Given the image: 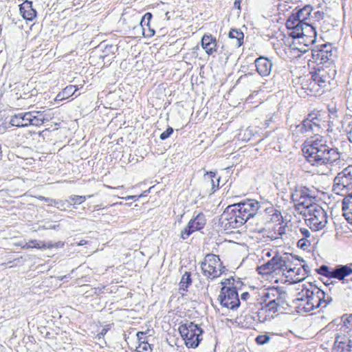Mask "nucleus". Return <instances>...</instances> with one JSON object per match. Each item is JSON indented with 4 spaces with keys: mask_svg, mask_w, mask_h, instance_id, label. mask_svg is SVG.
<instances>
[{
    "mask_svg": "<svg viewBox=\"0 0 352 352\" xmlns=\"http://www.w3.org/2000/svg\"><path fill=\"white\" fill-rule=\"evenodd\" d=\"M258 296L260 300L253 307L258 324L273 319L278 308L285 304V297L275 287L261 289Z\"/></svg>",
    "mask_w": 352,
    "mask_h": 352,
    "instance_id": "1",
    "label": "nucleus"
},
{
    "mask_svg": "<svg viewBox=\"0 0 352 352\" xmlns=\"http://www.w3.org/2000/svg\"><path fill=\"white\" fill-rule=\"evenodd\" d=\"M308 6H305L302 8L298 10L287 22L288 28L294 29L292 36L294 41L292 42V51L294 53L297 52L296 58L300 57L303 54L308 51V45L306 43H300V39H303L305 36L303 30L305 27H308Z\"/></svg>",
    "mask_w": 352,
    "mask_h": 352,
    "instance_id": "2",
    "label": "nucleus"
},
{
    "mask_svg": "<svg viewBox=\"0 0 352 352\" xmlns=\"http://www.w3.org/2000/svg\"><path fill=\"white\" fill-rule=\"evenodd\" d=\"M341 154L337 148L327 146L320 147L311 150L309 148V173L313 172L312 177L316 173L324 174V165L327 163H336L340 160Z\"/></svg>",
    "mask_w": 352,
    "mask_h": 352,
    "instance_id": "3",
    "label": "nucleus"
},
{
    "mask_svg": "<svg viewBox=\"0 0 352 352\" xmlns=\"http://www.w3.org/2000/svg\"><path fill=\"white\" fill-rule=\"evenodd\" d=\"M179 331L188 348H197L202 340L203 330L193 322L186 321L181 324Z\"/></svg>",
    "mask_w": 352,
    "mask_h": 352,
    "instance_id": "4",
    "label": "nucleus"
},
{
    "mask_svg": "<svg viewBox=\"0 0 352 352\" xmlns=\"http://www.w3.org/2000/svg\"><path fill=\"white\" fill-rule=\"evenodd\" d=\"M333 191L341 196H347L352 192V166L345 168L334 178Z\"/></svg>",
    "mask_w": 352,
    "mask_h": 352,
    "instance_id": "5",
    "label": "nucleus"
},
{
    "mask_svg": "<svg viewBox=\"0 0 352 352\" xmlns=\"http://www.w3.org/2000/svg\"><path fill=\"white\" fill-rule=\"evenodd\" d=\"M219 223L224 230H230L244 224L243 217L239 215L235 208L228 206L220 216Z\"/></svg>",
    "mask_w": 352,
    "mask_h": 352,
    "instance_id": "6",
    "label": "nucleus"
},
{
    "mask_svg": "<svg viewBox=\"0 0 352 352\" xmlns=\"http://www.w3.org/2000/svg\"><path fill=\"white\" fill-rule=\"evenodd\" d=\"M316 272L329 279L336 278L344 283L346 278L352 274V268L348 265H339L335 267H330L322 265L319 268L316 269Z\"/></svg>",
    "mask_w": 352,
    "mask_h": 352,
    "instance_id": "7",
    "label": "nucleus"
},
{
    "mask_svg": "<svg viewBox=\"0 0 352 352\" xmlns=\"http://www.w3.org/2000/svg\"><path fill=\"white\" fill-rule=\"evenodd\" d=\"M217 300L222 307L232 310L241 305L236 287H222Z\"/></svg>",
    "mask_w": 352,
    "mask_h": 352,
    "instance_id": "8",
    "label": "nucleus"
},
{
    "mask_svg": "<svg viewBox=\"0 0 352 352\" xmlns=\"http://www.w3.org/2000/svg\"><path fill=\"white\" fill-rule=\"evenodd\" d=\"M327 223V213L318 204H309V229L314 231L324 228Z\"/></svg>",
    "mask_w": 352,
    "mask_h": 352,
    "instance_id": "9",
    "label": "nucleus"
},
{
    "mask_svg": "<svg viewBox=\"0 0 352 352\" xmlns=\"http://www.w3.org/2000/svg\"><path fill=\"white\" fill-rule=\"evenodd\" d=\"M352 314L344 320V324L340 328V332L337 333L334 342V347L340 350V352L347 351V346L352 338Z\"/></svg>",
    "mask_w": 352,
    "mask_h": 352,
    "instance_id": "10",
    "label": "nucleus"
},
{
    "mask_svg": "<svg viewBox=\"0 0 352 352\" xmlns=\"http://www.w3.org/2000/svg\"><path fill=\"white\" fill-rule=\"evenodd\" d=\"M287 261L283 255L276 254L272 258L268 261L265 264L258 267V271L260 274H268L273 272L276 274L282 273L285 274V270H287V265H285Z\"/></svg>",
    "mask_w": 352,
    "mask_h": 352,
    "instance_id": "11",
    "label": "nucleus"
},
{
    "mask_svg": "<svg viewBox=\"0 0 352 352\" xmlns=\"http://www.w3.org/2000/svg\"><path fill=\"white\" fill-rule=\"evenodd\" d=\"M221 265V261L219 256L214 254H208L201 263L203 274L210 279H214L221 276V272H217L219 266Z\"/></svg>",
    "mask_w": 352,
    "mask_h": 352,
    "instance_id": "12",
    "label": "nucleus"
},
{
    "mask_svg": "<svg viewBox=\"0 0 352 352\" xmlns=\"http://www.w3.org/2000/svg\"><path fill=\"white\" fill-rule=\"evenodd\" d=\"M232 207L235 208L241 217H243L245 223L257 213L260 208V204L254 199H247L246 201L232 204Z\"/></svg>",
    "mask_w": 352,
    "mask_h": 352,
    "instance_id": "13",
    "label": "nucleus"
},
{
    "mask_svg": "<svg viewBox=\"0 0 352 352\" xmlns=\"http://www.w3.org/2000/svg\"><path fill=\"white\" fill-rule=\"evenodd\" d=\"M331 46L327 44H321L311 48V59H309V61L320 65L327 63L331 59Z\"/></svg>",
    "mask_w": 352,
    "mask_h": 352,
    "instance_id": "14",
    "label": "nucleus"
},
{
    "mask_svg": "<svg viewBox=\"0 0 352 352\" xmlns=\"http://www.w3.org/2000/svg\"><path fill=\"white\" fill-rule=\"evenodd\" d=\"M321 67H318L317 69L315 66L312 69L314 72H309V74L311 75V81H309V91L313 92V95L316 96L318 94L320 95L323 91L322 88L324 86L325 80L323 79L324 70L321 69Z\"/></svg>",
    "mask_w": 352,
    "mask_h": 352,
    "instance_id": "15",
    "label": "nucleus"
},
{
    "mask_svg": "<svg viewBox=\"0 0 352 352\" xmlns=\"http://www.w3.org/2000/svg\"><path fill=\"white\" fill-rule=\"evenodd\" d=\"M325 112L313 110L309 113V132L322 133L325 123Z\"/></svg>",
    "mask_w": 352,
    "mask_h": 352,
    "instance_id": "16",
    "label": "nucleus"
},
{
    "mask_svg": "<svg viewBox=\"0 0 352 352\" xmlns=\"http://www.w3.org/2000/svg\"><path fill=\"white\" fill-rule=\"evenodd\" d=\"M206 225V219L203 214L200 213L195 218L191 219L186 227L181 232V237L185 240L194 232L202 229Z\"/></svg>",
    "mask_w": 352,
    "mask_h": 352,
    "instance_id": "17",
    "label": "nucleus"
},
{
    "mask_svg": "<svg viewBox=\"0 0 352 352\" xmlns=\"http://www.w3.org/2000/svg\"><path fill=\"white\" fill-rule=\"evenodd\" d=\"M237 320L243 327L254 329L255 326L258 324L254 315V308L250 307L248 310L243 311L241 316L237 318Z\"/></svg>",
    "mask_w": 352,
    "mask_h": 352,
    "instance_id": "18",
    "label": "nucleus"
},
{
    "mask_svg": "<svg viewBox=\"0 0 352 352\" xmlns=\"http://www.w3.org/2000/svg\"><path fill=\"white\" fill-rule=\"evenodd\" d=\"M296 311L306 316L308 312L307 305H308V289L304 288L300 292H298L296 298L294 300Z\"/></svg>",
    "mask_w": 352,
    "mask_h": 352,
    "instance_id": "19",
    "label": "nucleus"
},
{
    "mask_svg": "<svg viewBox=\"0 0 352 352\" xmlns=\"http://www.w3.org/2000/svg\"><path fill=\"white\" fill-rule=\"evenodd\" d=\"M309 292H311L309 294V311L315 308H318L322 304H324L323 307H326L327 302L324 300L325 294L322 290L314 287H311Z\"/></svg>",
    "mask_w": 352,
    "mask_h": 352,
    "instance_id": "20",
    "label": "nucleus"
},
{
    "mask_svg": "<svg viewBox=\"0 0 352 352\" xmlns=\"http://www.w3.org/2000/svg\"><path fill=\"white\" fill-rule=\"evenodd\" d=\"M201 47L208 55H213L218 50L216 38L211 34H204L201 38Z\"/></svg>",
    "mask_w": 352,
    "mask_h": 352,
    "instance_id": "21",
    "label": "nucleus"
},
{
    "mask_svg": "<svg viewBox=\"0 0 352 352\" xmlns=\"http://www.w3.org/2000/svg\"><path fill=\"white\" fill-rule=\"evenodd\" d=\"M255 66L257 72L262 76H267L270 74L272 63L267 58L260 56L255 61Z\"/></svg>",
    "mask_w": 352,
    "mask_h": 352,
    "instance_id": "22",
    "label": "nucleus"
},
{
    "mask_svg": "<svg viewBox=\"0 0 352 352\" xmlns=\"http://www.w3.org/2000/svg\"><path fill=\"white\" fill-rule=\"evenodd\" d=\"M20 14L26 21H32L36 16V11L32 8V2L25 1L19 6Z\"/></svg>",
    "mask_w": 352,
    "mask_h": 352,
    "instance_id": "23",
    "label": "nucleus"
},
{
    "mask_svg": "<svg viewBox=\"0 0 352 352\" xmlns=\"http://www.w3.org/2000/svg\"><path fill=\"white\" fill-rule=\"evenodd\" d=\"M204 180L206 186H210V193H214L219 187L220 177H217L216 173L206 172L204 175Z\"/></svg>",
    "mask_w": 352,
    "mask_h": 352,
    "instance_id": "24",
    "label": "nucleus"
},
{
    "mask_svg": "<svg viewBox=\"0 0 352 352\" xmlns=\"http://www.w3.org/2000/svg\"><path fill=\"white\" fill-rule=\"evenodd\" d=\"M29 113H18L12 116L10 119V124L13 126L26 127L29 126Z\"/></svg>",
    "mask_w": 352,
    "mask_h": 352,
    "instance_id": "25",
    "label": "nucleus"
},
{
    "mask_svg": "<svg viewBox=\"0 0 352 352\" xmlns=\"http://www.w3.org/2000/svg\"><path fill=\"white\" fill-rule=\"evenodd\" d=\"M342 210L346 221L352 223V195H349L343 199Z\"/></svg>",
    "mask_w": 352,
    "mask_h": 352,
    "instance_id": "26",
    "label": "nucleus"
},
{
    "mask_svg": "<svg viewBox=\"0 0 352 352\" xmlns=\"http://www.w3.org/2000/svg\"><path fill=\"white\" fill-rule=\"evenodd\" d=\"M327 146L325 138L320 135V133H315L314 135L309 136V148L311 150Z\"/></svg>",
    "mask_w": 352,
    "mask_h": 352,
    "instance_id": "27",
    "label": "nucleus"
},
{
    "mask_svg": "<svg viewBox=\"0 0 352 352\" xmlns=\"http://www.w3.org/2000/svg\"><path fill=\"white\" fill-rule=\"evenodd\" d=\"M284 257H285V260L287 261V263H285L287 265V270H285V272L287 273H290V272H294L295 270H296V275H300V272L302 271L303 272H305V274L307 273V267L308 266L306 265V264H304L302 265V269H300V268H296L295 267H292V260H293V256L292 255H289V254H287V253H284Z\"/></svg>",
    "mask_w": 352,
    "mask_h": 352,
    "instance_id": "28",
    "label": "nucleus"
},
{
    "mask_svg": "<svg viewBox=\"0 0 352 352\" xmlns=\"http://www.w3.org/2000/svg\"><path fill=\"white\" fill-rule=\"evenodd\" d=\"M258 296H255V294L251 295L248 292H243L241 296L240 301L241 305H245L247 307V309L250 307H253L260 300V298H257Z\"/></svg>",
    "mask_w": 352,
    "mask_h": 352,
    "instance_id": "29",
    "label": "nucleus"
},
{
    "mask_svg": "<svg viewBox=\"0 0 352 352\" xmlns=\"http://www.w3.org/2000/svg\"><path fill=\"white\" fill-rule=\"evenodd\" d=\"M78 90V88L75 85H68L62 91L59 92L56 96V101H62L65 99H67L73 96L75 92Z\"/></svg>",
    "mask_w": 352,
    "mask_h": 352,
    "instance_id": "30",
    "label": "nucleus"
},
{
    "mask_svg": "<svg viewBox=\"0 0 352 352\" xmlns=\"http://www.w3.org/2000/svg\"><path fill=\"white\" fill-rule=\"evenodd\" d=\"M230 39L235 40V46L239 47L243 44L244 34L240 29H231L228 34Z\"/></svg>",
    "mask_w": 352,
    "mask_h": 352,
    "instance_id": "31",
    "label": "nucleus"
},
{
    "mask_svg": "<svg viewBox=\"0 0 352 352\" xmlns=\"http://www.w3.org/2000/svg\"><path fill=\"white\" fill-rule=\"evenodd\" d=\"M29 121L28 124L30 125H33L36 126H38L42 125L45 119L44 118V116L42 113H40L39 112H31L29 111Z\"/></svg>",
    "mask_w": 352,
    "mask_h": 352,
    "instance_id": "32",
    "label": "nucleus"
},
{
    "mask_svg": "<svg viewBox=\"0 0 352 352\" xmlns=\"http://www.w3.org/2000/svg\"><path fill=\"white\" fill-rule=\"evenodd\" d=\"M25 247L27 248L47 249L52 248L54 245L52 243L46 244L43 241L34 240L27 243Z\"/></svg>",
    "mask_w": 352,
    "mask_h": 352,
    "instance_id": "33",
    "label": "nucleus"
},
{
    "mask_svg": "<svg viewBox=\"0 0 352 352\" xmlns=\"http://www.w3.org/2000/svg\"><path fill=\"white\" fill-rule=\"evenodd\" d=\"M192 284V278L190 272H186L182 276L179 282V289L187 291V288Z\"/></svg>",
    "mask_w": 352,
    "mask_h": 352,
    "instance_id": "34",
    "label": "nucleus"
},
{
    "mask_svg": "<svg viewBox=\"0 0 352 352\" xmlns=\"http://www.w3.org/2000/svg\"><path fill=\"white\" fill-rule=\"evenodd\" d=\"M323 195V192L318 189L314 188L313 186V189L309 188V204H317L319 201H320L321 196Z\"/></svg>",
    "mask_w": 352,
    "mask_h": 352,
    "instance_id": "35",
    "label": "nucleus"
},
{
    "mask_svg": "<svg viewBox=\"0 0 352 352\" xmlns=\"http://www.w3.org/2000/svg\"><path fill=\"white\" fill-rule=\"evenodd\" d=\"M117 50L118 47L116 45H106L103 50L104 55H101L100 57H102L103 59L108 58V62H109L111 60V58H109V55L111 54L112 58H113L114 56H113L115 54Z\"/></svg>",
    "mask_w": 352,
    "mask_h": 352,
    "instance_id": "36",
    "label": "nucleus"
},
{
    "mask_svg": "<svg viewBox=\"0 0 352 352\" xmlns=\"http://www.w3.org/2000/svg\"><path fill=\"white\" fill-rule=\"evenodd\" d=\"M300 232L303 235V238L300 239L297 243V246L304 250L307 249V238H308V230L306 228H300Z\"/></svg>",
    "mask_w": 352,
    "mask_h": 352,
    "instance_id": "37",
    "label": "nucleus"
},
{
    "mask_svg": "<svg viewBox=\"0 0 352 352\" xmlns=\"http://www.w3.org/2000/svg\"><path fill=\"white\" fill-rule=\"evenodd\" d=\"M137 350L138 352H152V345L148 344L145 340L140 342L138 346L137 347Z\"/></svg>",
    "mask_w": 352,
    "mask_h": 352,
    "instance_id": "38",
    "label": "nucleus"
},
{
    "mask_svg": "<svg viewBox=\"0 0 352 352\" xmlns=\"http://www.w3.org/2000/svg\"><path fill=\"white\" fill-rule=\"evenodd\" d=\"M296 210L302 215L306 217L307 210L308 209V204H307L306 197L304 201H300L296 206Z\"/></svg>",
    "mask_w": 352,
    "mask_h": 352,
    "instance_id": "39",
    "label": "nucleus"
},
{
    "mask_svg": "<svg viewBox=\"0 0 352 352\" xmlns=\"http://www.w3.org/2000/svg\"><path fill=\"white\" fill-rule=\"evenodd\" d=\"M307 89V84L305 83L303 85V83L301 82L300 87H297L296 91L300 98H305L308 96Z\"/></svg>",
    "mask_w": 352,
    "mask_h": 352,
    "instance_id": "40",
    "label": "nucleus"
},
{
    "mask_svg": "<svg viewBox=\"0 0 352 352\" xmlns=\"http://www.w3.org/2000/svg\"><path fill=\"white\" fill-rule=\"evenodd\" d=\"M91 197H92V195H88V196L72 195L69 197V199L71 201H74L75 204H81L86 200L87 198H90Z\"/></svg>",
    "mask_w": 352,
    "mask_h": 352,
    "instance_id": "41",
    "label": "nucleus"
},
{
    "mask_svg": "<svg viewBox=\"0 0 352 352\" xmlns=\"http://www.w3.org/2000/svg\"><path fill=\"white\" fill-rule=\"evenodd\" d=\"M270 337L267 335H259L256 338V342L259 345H263L269 342Z\"/></svg>",
    "mask_w": 352,
    "mask_h": 352,
    "instance_id": "42",
    "label": "nucleus"
},
{
    "mask_svg": "<svg viewBox=\"0 0 352 352\" xmlns=\"http://www.w3.org/2000/svg\"><path fill=\"white\" fill-rule=\"evenodd\" d=\"M174 130L171 126H168L166 131L161 133L160 138L161 140H165L168 139L170 135L173 134Z\"/></svg>",
    "mask_w": 352,
    "mask_h": 352,
    "instance_id": "43",
    "label": "nucleus"
},
{
    "mask_svg": "<svg viewBox=\"0 0 352 352\" xmlns=\"http://www.w3.org/2000/svg\"><path fill=\"white\" fill-rule=\"evenodd\" d=\"M285 226H279L277 229L275 228L274 234H276V236H274V238L278 239L280 237H282V236L285 234Z\"/></svg>",
    "mask_w": 352,
    "mask_h": 352,
    "instance_id": "44",
    "label": "nucleus"
},
{
    "mask_svg": "<svg viewBox=\"0 0 352 352\" xmlns=\"http://www.w3.org/2000/svg\"><path fill=\"white\" fill-rule=\"evenodd\" d=\"M221 283L223 287H235L234 278L232 276L223 280Z\"/></svg>",
    "mask_w": 352,
    "mask_h": 352,
    "instance_id": "45",
    "label": "nucleus"
},
{
    "mask_svg": "<svg viewBox=\"0 0 352 352\" xmlns=\"http://www.w3.org/2000/svg\"><path fill=\"white\" fill-rule=\"evenodd\" d=\"M307 120H308L307 118L304 119L302 121V124L297 126L296 133L301 132L302 133H303L304 132H307V129L306 123H307Z\"/></svg>",
    "mask_w": 352,
    "mask_h": 352,
    "instance_id": "46",
    "label": "nucleus"
},
{
    "mask_svg": "<svg viewBox=\"0 0 352 352\" xmlns=\"http://www.w3.org/2000/svg\"><path fill=\"white\" fill-rule=\"evenodd\" d=\"M311 3L312 5L309 4V14H311V12L313 10L314 6L320 8L321 7L322 5L324 4V1L322 0H312Z\"/></svg>",
    "mask_w": 352,
    "mask_h": 352,
    "instance_id": "47",
    "label": "nucleus"
},
{
    "mask_svg": "<svg viewBox=\"0 0 352 352\" xmlns=\"http://www.w3.org/2000/svg\"><path fill=\"white\" fill-rule=\"evenodd\" d=\"M66 203H67V201H63V200H56L55 199L54 201H51V204H54L58 209H62V208L65 207V205Z\"/></svg>",
    "mask_w": 352,
    "mask_h": 352,
    "instance_id": "48",
    "label": "nucleus"
},
{
    "mask_svg": "<svg viewBox=\"0 0 352 352\" xmlns=\"http://www.w3.org/2000/svg\"><path fill=\"white\" fill-rule=\"evenodd\" d=\"M307 140H305L303 144H302V153L304 155V157L305 158V160L307 161H308V146H307Z\"/></svg>",
    "mask_w": 352,
    "mask_h": 352,
    "instance_id": "49",
    "label": "nucleus"
},
{
    "mask_svg": "<svg viewBox=\"0 0 352 352\" xmlns=\"http://www.w3.org/2000/svg\"><path fill=\"white\" fill-rule=\"evenodd\" d=\"M324 17V12L322 11H316L314 12V18L317 21H320Z\"/></svg>",
    "mask_w": 352,
    "mask_h": 352,
    "instance_id": "50",
    "label": "nucleus"
},
{
    "mask_svg": "<svg viewBox=\"0 0 352 352\" xmlns=\"http://www.w3.org/2000/svg\"><path fill=\"white\" fill-rule=\"evenodd\" d=\"M309 27L311 28L310 31L314 36V39L311 41V45H314V43L316 42V27H314L312 24H309Z\"/></svg>",
    "mask_w": 352,
    "mask_h": 352,
    "instance_id": "51",
    "label": "nucleus"
},
{
    "mask_svg": "<svg viewBox=\"0 0 352 352\" xmlns=\"http://www.w3.org/2000/svg\"><path fill=\"white\" fill-rule=\"evenodd\" d=\"M144 21L146 22V26H149V23L152 19V14L150 12H147L144 15Z\"/></svg>",
    "mask_w": 352,
    "mask_h": 352,
    "instance_id": "52",
    "label": "nucleus"
},
{
    "mask_svg": "<svg viewBox=\"0 0 352 352\" xmlns=\"http://www.w3.org/2000/svg\"><path fill=\"white\" fill-rule=\"evenodd\" d=\"M348 127L349 128L348 131L349 139L352 142V122L349 124Z\"/></svg>",
    "mask_w": 352,
    "mask_h": 352,
    "instance_id": "53",
    "label": "nucleus"
},
{
    "mask_svg": "<svg viewBox=\"0 0 352 352\" xmlns=\"http://www.w3.org/2000/svg\"><path fill=\"white\" fill-rule=\"evenodd\" d=\"M38 199H40L41 201H44L45 202H47L49 204V205H52L51 204V201H54L55 200V199H50L48 197H45L43 196H40L38 197Z\"/></svg>",
    "mask_w": 352,
    "mask_h": 352,
    "instance_id": "54",
    "label": "nucleus"
},
{
    "mask_svg": "<svg viewBox=\"0 0 352 352\" xmlns=\"http://www.w3.org/2000/svg\"><path fill=\"white\" fill-rule=\"evenodd\" d=\"M107 330L106 329H102V331L97 335L98 338L100 340L103 338L104 335L107 333Z\"/></svg>",
    "mask_w": 352,
    "mask_h": 352,
    "instance_id": "55",
    "label": "nucleus"
},
{
    "mask_svg": "<svg viewBox=\"0 0 352 352\" xmlns=\"http://www.w3.org/2000/svg\"><path fill=\"white\" fill-rule=\"evenodd\" d=\"M137 336H138V338L140 342L144 340V332H142V331L138 332Z\"/></svg>",
    "mask_w": 352,
    "mask_h": 352,
    "instance_id": "56",
    "label": "nucleus"
},
{
    "mask_svg": "<svg viewBox=\"0 0 352 352\" xmlns=\"http://www.w3.org/2000/svg\"><path fill=\"white\" fill-rule=\"evenodd\" d=\"M226 271H227V269L225 266L223 265L222 263H221V265L219 266V267L217 268V272H221V275L222 274H224L226 272Z\"/></svg>",
    "mask_w": 352,
    "mask_h": 352,
    "instance_id": "57",
    "label": "nucleus"
},
{
    "mask_svg": "<svg viewBox=\"0 0 352 352\" xmlns=\"http://www.w3.org/2000/svg\"><path fill=\"white\" fill-rule=\"evenodd\" d=\"M242 0H235L234 2V7L239 10L241 9V3Z\"/></svg>",
    "mask_w": 352,
    "mask_h": 352,
    "instance_id": "58",
    "label": "nucleus"
},
{
    "mask_svg": "<svg viewBox=\"0 0 352 352\" xmlns=\"http://www.w3.org/2000/svg\"><path fill=\"white\" fill-rule=\"evenodd\" d=\"M150 190H151V188L146 190H144L141 195H140L138 196L139 198L142 197H146L148 195V194L150 192Z\"/></svg>",
    "mask_w": 352,
    "mask_h": 352,
    "instance_id": "59",
    "label": "nucleus"
},
{
    "mask_svg": "<svg viewBox=\"0 0 352 352\" xmlns=\"http://www.w3.org/2000/svg\"><path fill=\"white\" fill-rule=\"evenodd\" d=\"M139 197L138 196H136V195H132V196H128L126 199V200H138Z\"/></svg>",
    "mask_w": 352,
    "mask_h": 352,
    "instance_id": "60",
    "label": "nucleus"
},
{
    "mask_svg": "<svg viewBox=\"0 0 352 352\" xmlns=\"http://www.w3.org/2000/svg\"><path fill=\"white\" fill-rule=\"evenodd\" d=\"M345 352H352V339L350 340V343L347 346V351H345Z\"/></svg>",
    "mask_w": 352,
    "mask_h": 352,
    "instance_id": "61",
    "label": "nucleus"
},
{
    "mask_svg": "<svg viewBox=\"0 0 352 352\" xmlns=\"http://www.w3.org/2000/svg\"><path fill=\"white\" fill-rule=\"evenodd\" d=\"M140 25L143 28V30H144V26H146V22L144 21V17H142V19L140 21Z\"/></svg>",
    "mask_w": 352,
    "mask_h": 352,
    "instance_id": "62",
    "label": "nucleus"
},
{
    "mask_svg": "<svg viewBox=\"0 0 352 352\" xmlns=\"http://www.w3.org/2000/svg\"><path fill=\"white\" fill-rule=\"evenodd\" d=\"M87 243V241H85V240H81L80 241V242L78 243V245H84L85 244Z\"/></svg>",
    "mask_w": 352,
    "mask_h": 352,
    "instance_id": "63",
    "label": "nucleus"
},
{
    "mask_svg": "<svg viewBox=\"0 0 352 352\" xmlns=\"http://www.w3.org/2000/svg\"><path fill=\"white\" fill-rule=\"evenodd\" d=\"M59 226L58 225H52V226H50L48 227V228H50V229H56Z\"/></svg>",
    "mask_w": 352,
    "mask_h": 352,
    "instance_id": "64",
    "label": "nucleus"
}]
</instances>
